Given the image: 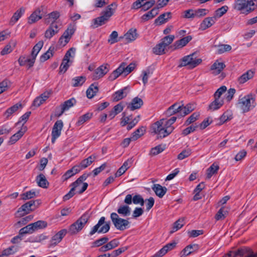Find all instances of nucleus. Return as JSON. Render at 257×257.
<instances>
[{
  "instance_id": "38",
  "label": "nucleus",
  "mask_w": 257,
  "mask_h": 257,
  "mask_svg": "<svg viewBox=\"0 0 257 257\" xmlns=\"http://www.w3.org/2000/svg\"><path fill=\"white\" fill-rule=\"evenodd\" d=\"M224 101L222 99L215 98L208 107V109L211 111L216 110L220 108L223 104Z\"/></svg>"
},
{
  "instance_id": "7",
  "label": "nucleus",
  "mask_w": 257,
  "mask_h": 257,
  "mask_svg": "<svg viewBox=\"0 0 257 257\" xmlns=\"http://www.w3.org/2000/svg\"><path fill=\"white\" fill-rule=\"evenodd\" d=\"M89 216L88 213L83 214L76 221L70 226L69 232L74 234L80 231L87 222Z\"/></svg>"
},
{
  "instance_id": "19",
  "label": "nucleus",
  "mask_w": 257,
  "mask_h": 257,
  "mask_svg": "<svg viewBox=\"0 0 257 257\" xmlns=\"http://www.w3.org/2000/svg\"><path fill=\"white\" fill-rule=\"evenodd\" d=\"M199 249V245L197 244H189L186 246L180 252V256L184 257L189 255Z\"/></svg>"
},
{
  "instance_id": "16",
  "label": "nucleus",
  "mask_w": 257,
  "mask_h": 257,
  "mask_svg": "<svg viewBox=\"0 0 257 257\" xmlns=\"http://www.w3.org/2000/svg\"><path fill=\"white\" fill-rule=\"evenodd\" d=\"M225 67V65L223 62H219L216 60L210 67V71L213 75L219 74L223 69Z\"/></svg>"
},
{
  "instance_id": "52",
  "label": "nucleus",
  "mask_w": 257,
  "mask_h": 257,
  "mask_svg": "<svg viewBox=\"0 0 257 257\" xmlns=\"http://www.w3.org/2000/svg\"><path fill=\"white\" fill-rule=\"evenodd\" d=\"M228 9V8L227 6H222L215 11L213 17H215V19L217 20V18H220L225 14L227 12Z\"/></svg>"
},
{
  "instance_id": "55",
  "label": "nucleus",
  "mask_w": 257,
  "mask_h": 257,
  "mask_svg": "<svg viewBox=\"0 0 257 257\" xmlns=\"http://www.w3.org/2000/svg\"><path fill=\"white\" fill-rule=\"evenodd\" d=\"M18 250V246L16 245L11 246L3 251L2 254L1 255L4 257V255L8 256L11 254H13Z\"/></svg>"
},
{
  "instance_id": "1",
  "label": "nucleus",
  "mask_w": 257,
  "mask_h": 257,
  "mask_svg": "<svg viewBox=\"0 0 257 257\" xmlns=\"http://www.w3.org/2000/svg\"><path fill=\"white\" fill-rule=\"evenodd\" d=\"M117 6V5L116 3H112L110 5L107 6L105 10L101 12L100 16L92 20V23L91 25V27L93 29L96 28L107 23L110 18L115 13Z\"/></svg>"
},
{
  "instance_id": "48",
  "label": "nucleus",
  "mask_w": 257,
  "mask_h": 257,
  "mask_svg": "<svg viewBox=\"0 0 257 257\" xmlns=\"http://www.w3.org/2000/svg\"><path fill=\"white\" fill-rule=\"evenodd\" d=\"M174 127H166L163 126L158 138H165L169 135L174 130Z\"/></svg>"
},
{
  "instance_id": "26",
  "label": "nucleus",
  "mask_w": 257,
  "mask_h": 257,
  "mask_svg": "<svg viewBox=\"0 0 257 257\" xmlns=\"http://www.w3.org/2000/svg\"><path fill=\"white\" fill-rule=\"evenodd\" d=\"M254 72L252 70H249L242 74L238 78V82L239 84H243L248 80L251 79L254 76Z\"/></svg>"
},
{
  "instance_id": "28",
  "label": "nucleus",
  "mask_w": 257,
  "mask_h": 257,
  "mask_svg": "<svg viewBox=\"0 0 257 257\" xmlns=\"http://www.w3.org/2000/svg\"><path fill=\"white\" fill-rule=\"evenodd\" d=\"M171 12H167L160 15L155 20V24L161 25L168 21L171 18Z\"/></svg>"
},
{
  "instance_id": "37",
  "label": "nucleus",
  "mask_w": 257,
  "mask_h": 257,
  "mask_svg": "<svg viewBox=\"0 0 257 257\" xmlns=\"http://www.w3.org/2000/svg\"><path fill=\"white\" fill-rule=\"evenodd\" d=\"M98 91V87L96 83L91 84L86 90V96L88 98H93Z\"/></svg>"
},
{
  "instance_id": "34",
  "label": "nucleus",
  "mask_w": 257,
  "mask_h": 257,
  "mask_svg": "<svg viewBox=\"0 0 257 257\" xmlns=\"http://www.w3.org/2000/svg\"><path fill=\"white\" fill-rule=\"evenodd\" d=\"M80 171V169L77 165H75L71 169L68 170L63 175L62 177L64 180H67L72 176L76 174Z\"/></svg>"
},
{
  "instance_id": "56",
  "label": "nucleus",
  "mask_w": 257,
  "mask_h": 257,
  "mask_svg": "<svg viewBox=\"0 0 257 257\" xmlns=\"http://www.w3.org/2000/svg\"><path fill=\"white\" fill-rule=\"evenodd\" d=\"M184 224V219L183 218L179 219L173 225L172 230L170 231L171 233H173L179 229H180Z\"/></svg>"
},
{
  "instance_id": "53",
  "label": "nucleus",
  "mask_w": 257,
  "mask_h": 257,
  "mask_svg": "<svg viewBox=\"0 0 257 257\" xmlns=\"http://www.w3.org/2000/svg\"><path fill=\"white\" fill-rule=\"evenodd\" d=\"M34 232H35L33 226L32 225V223H30L27 225L26 226L22 228L19 230V234L20 235H24L25 234H32Z\"/></svg>"
},
{
  "instance_id": "57",
  "label": "nucleus",
  "mask_w": 257,
  "mask_h": 257,
  "mask_svg": "<svg viewBox=\"0 0 257 257\" xmlns=\"http://www.w3.org/2000/svg\"><path fill=\"white\" fill-rule=\"evenodd\" d=\"M35 231L39 229L46 228L47 226V222L43 220H39L34 223H32Z\"/></svg>"
},
{
  "instance_id": "35",
  "label": "nucleus",
  "mask_w": 257,
  "mask_h": 257,
  "mask_svg": "<svg viewBox=\"0 0 257 257\" xmlns=\"http://www.w3.org/2000/svg\"><path fill=\"white\" fill-rule=\"evenodd\" d=\"M165 121L164 119H161L155 123H154L151 127L152 132L157 134L159 136V134L163 127L164 122Z\"/></svg>"
},
{
  "instance_id": "2",
  "label": "nucleus",
  "mask_w": 257,
  "mask_h": 257,
  "mask_svg": "<svg viewBox=\"0 0 257 257\" xmlns=\"http://www.w3.org/2000/svg\"><path fill=\"white\" fill-rule=\"evenodd\" d=\"M237 105L243 113H246L253 109L256 106L255 95L249 93L242 97H239Z\"/></svg>"
},
{
  "instance_id": "59",
  "label": "nucleus",
  "mask_w": 257,
  "mask_h": 257,
  "mask_svg": "<svg viewBox=\"0 0 257 257\" xmlns=\"http://www.w3.org/2000/svg\"><path fill=\"white\" fill-rule=\"evenodd\" d=\"M174 38V35H169L162 39L161 43L166 48V47L172 43Z\"/></svg>"
},
{
  "instance_id": "44",
  "label": "nucleus",
  "mask_w": 257,
  "mask_h": 257,
  "mask_svg": "<svg viewBox=\"0 0 257 257\" xmlns=\"http://www.w3.org/2000/svg\"><path fill=\"white\" fill-rule=\"evenodd\" d=\"M146 132V127L142 126L138 128L135 132L132 134V139L133 141H136L141 136L144 135Z\"/></svg>"
},
{
  "instance_id": "54",
  "label": "nucleus",
  "mask_w": 257,
  "mask_h": 257,
  "mask_svg": "<svg viewBox=\"0 0 257 257\" xmlns=\"http://www.w3.org/2000/svg\"><path fill=\"white\" fill-rule=\"evenodd\" d=\"M44 44V42L43 41H40L38 42L33 47L32 53H31V57H37L38 53L42 49Z\"/></svg>"
},
{
  "instance_id": "23",
  "label": "nucleus",
  "mask_w": 257,
  "mask_h": 257,
  "mask_svg": "<svg viewBox=\"0 0 257 257\" xmlns=\"http://www.w3.org/2000/svg\"><path fill=\"white\" fill-rule=\"evenodd\" d=\"M96 159V156L92 155L89 156L87 158L81 161L79 165L77 166L80 169V171L82 169H85L90 166Z\"/></svg>"
},
{
  "instance_id": "24",
  "label": "nucleus",
  "mask_w": 257,
  "mask_h": 257,
  "mask_svg": "<svg viewBox=\"0 0 257 257\" xmlns=\"http://www.w3.org/2000/svg\"><path fill=\"white\" fill-rule=\"evenodd\" d=\"M215 17H207L204 19L200 25V29L205 30L211 27L216 22Z\"/></svg>"
},
{
  "instance_id": "17",
  "label": "nucleus",
  "mask_w": 257,
  "mask_h": 257,
  "mask_svg": "<svg viewBox=\"0 0 257 257\" xmlns=\"http://www.w3.org/2000/svg\"><path fill=\"white\" fill-rule=\"evenodd\" d=\"M143 101L141 98L136 97L128 104L127 108L131 111H134L140 108L143 105Z\"/></svg>"
},
{
  "instance_id": "60",
  "label": "nucleus",
  "mask_w": 257,
  "mask_h": 257,
  "mask_svg": "<svg viewBox=\"0 0 257 257\" xmlns=\"http://www.w3.org/2000/svg\"><path fill=\"white\" fill-rule=\"evenodd\" d=\"M200 114L198 112H194L186 120L185 125H188L198 119Z\"/></svg>"
},
{
  "instance_id": "64",
  "label": "nucleus",
  "mask_w": 257,
  "mask_h": 257,
  "mask_svg": "<svg viewBox=\"0 0 257 257\" xmlns=\"http://www.w3.org/2000/svg\"><path fill=\"white\" fill-rule=\"evenodd\" d=\"M191 154V150L189 149L182 151L177 157L178 159L182 160L189 156Z\"/></svg>"
},
{
  "instance_id": "22",
  "label": "nucleus",
  "mask_w": 257,
  "mask_h": 257,
  "mask_svg": "<svg viewBox=\"0 0 257 257\" xmlns=\"http://www.w3.org/2000/svg\"><path fill=\"white\" fill-rule=\"evenodd\" d=\"M177 113H180L181 115V106L178 103H175L167 109L165 114L167 116H170Z\"/></svg>"
},
{
  "instance_id": "9",
  "label": "nucleus",
  "mask_w": 257,
  "mask_h": 257,
  "mask_svg": "<svg viewBox=\"0 0 257 257\" xmlns=\"http://www.w3.org/2000/svg\"><path fill=\"white\" fill-rule=\"evenodd\" d=\"M90 174L84 173L80 176L75 182H73L71 186L72 187L69 192L63 197V200L66 201L72 198L74 195V191L76 189V186L78 184H82L83 181L86 180V179L90 176Z\"/></svg>"
},
{
  "instance_id": "25",
  "label": "nucleus",
  "mask_w": 257,
  "mask_h": 257,
  "mask_svg": "<svg viewBox=\"0 0 257 257\" xmlns=\"http://www.w3.org/2000/svg\"><path fill=\"white\" fill-rule=\"evenodd\" d=\"M152 189L155 192L156 195L160 198H162L166 193L167 191L166 187H163L159 184H154Z\"/></svg>"
},
{
  "instance_id": "27",
  "label": "nucleus",
  "mask_w": 257,
  "mask_h": 257,
  "mask_svg": "<svg viewBox=\"0 0 257 257\" xmlns=\"http://www.w3.org/2000/svg\"><path fill=\"white\" fill-rule=\"evenodd\" d=\"M119 244V241L116 239H114L108 243L102 246L101 247L99 248V251L100 252H105L107 250L112 249L116 246H117Z\"/></svg>"
},
{
  "instance_id": "13",
  "label": "nucleus",
  "mask_w": 257,
  "mask_h": 257,
  "mask_svg": "<svg viewBox=\"0 0 257 257\" xmlns=\"http://www.w3.org/2000/svg\"><path fill=\"white\" fill-rule=\"evenodd\" d=\"M38 204V200H31L26 202L21 206L17 211V213L24 212L23 214H20L21 215H24L25 214H28L31 211L34 210L36 207V203Z\"/></svg>"
},
{
  "instance_id": "4",
  "label": "nucleus",
  "mask_w": 257,
  "mask_h": 257,
  "mask_svg": "<svg viewBox=\"0 0 257 257\" xmlns=\"http://www.w3.org/2000/svg\"><path fill=\"white\" fill-rule=\"evenodd\" d=\"M256 0H237L234 9L241 11L243 14H248L253 11L256 8Z\"/></svg>"
},
{
  "instance_id": "29",
  "label": "nucleus",
  "mask_w": 257,
  "mask_h": 257,
  "mask_svg": "<svg viewBox=\"0 0 257 257\" xmlns=\"http://www.w3.org/2000/svg\"><path fill=\"white\" fill-rule=\"evenodd\" d=\"M58 32V26L52 23L49 28L46 30L45 33V37L47 39L51 38Z\"/></svg>"
},
{
  "instance_id": "30",
  "label": "nucleus",
  "mask_w": 257,
  "mask_h": 257,
  "mask_svg": "<svg viewBox=\"0 0 257 257\" xmlns=\"http://www.w3.org/2000/svg\"><path fill=\"white\" fill-rule=\"evenodd\" d=\"M25 11V9L24 7H22L20 9L18 10L11 18L10 24L11 25H14L24 15Z\"/></svg>"
},
{
  "instance_id": "62",
  "label": "nucleus",
  "mask_w": 257,
  "mask_h": 257,
  "mask_svg": "<svg viewBox=\"0 0 257 257\" xmlns=\"http://www.w3.org/2000/svg\"><path fill=\"white\" fill-rule=\"evenodd\" d=\"M198 127V125L196 123L194 124H192L190 126L186 128L183 131L182 134L184 136H187L190 134L191 133H193L196 131V128Z\"/></svg>"
},
{
  "instance_id": "46",
  "label": "nucleus",
  "mask_w": 257,
  "mask_h": 257,
  "mask_svg": "<svg viewBox=\"0 0 257 257\" xmlns=\"http://www.w3.org/2000/svg\"><path fill=\"white\" fill-rule=\"evenodd\" d=\"M92 113L90 112H87L84 115H82L79 117L76 125L77 126H80L87 121L89 120L92 117Z\"/></svg>"
},
{
  "instance_id": "5",
  "label": "nucleus",
  "mask_w": 257,
  "mask_h": 257,
  "mask_svg": "<svg viewBox=\"0 0 257 257\" xmlns=\"http://www.w3.org/2000/svg\"><path fill=\"white\" fill-rule=\"evenodd\" d=\"M135 68L134 63H131L126 66V64L122 63L115 70H114L109 75L108 79L110 81H113L116 79L121 74H124V76L127 75L131 73Z\"/></svg>"
},
{
  "instance_id": "51",
  "label": "nucleus",
  "mask_w": 257,
  "mask_h": 257,
  "mask_svg": "<svg viewBox=\"0 0 257 257\" xmlns=\"http://www.w3.org/2000/svg\"><path fill=\"white\" fill-rule=\"evenodd\" d=\"M166 47L161 42L153 48V52L156 55H161L165 53Z\"/></svg>"
},
{
  "instance_id": "63",
  "label": "nucleus",
  "mask_w": 257,
  "mask_h": 257,
  "mask_svg": "<svg viewBox=\"0 0 257 257\" xmlns=\"http://www.w3.org/2000/svg\"><path fill=\"white\" fill-rule=\"evenodd\" d=\"M155 4V1L150 0L143 4L142 11L145 12L152 8Z\"/></svg>"
},
{
  "instance_id": "12",
  "label": "nucleus",
  "mask_w": 257,
  "mask_h": 257,
  "mask_svg": "<svg viewBox=\"0 0 257 257\" xmlns=\"http://www.w3.org/2000/svg\"><path fill=\"white\" fill-rule=\"evenodd\" d=\"M63 127L62 120H58L54 123L52 131V143L54 144L56 140L60 137Z\"/></svg>"
},
{
  "instance_id": "49",
  "label": "nucleus",
  "mask_w": 257,
  "mask_h": 257,
  "mask_svg": "<svg viewBox=\"0 0 257 257\" xmlns=\"http://www.w3.org/2000/svg\"><path fill=\"white\" fill-rule=\"evenodd\" d=\"M22 106L21 103H17L11 107L9 108L5 113L6 117L8 118L11 115L15 112L19 108H22Z\"/></svg>"
},
{
  "instance_id": "14",
  "label": "nucleus",
  "mask_w": 257,
  "mask_h": 257,
  "mask_svg": "<svg viewBox=\"0 0 257 257\" xmlns=\"http://www.w3.org/2000/svg\"><path fill=\"white\" fill-rule=\"evenodd\" d=\"M110 66L106 63L98 67L95 71L93 79H99L105 75L109 70Z\"/></svg>"
},
{
  "instance_id": "32",
  "label": "nucleus",
  "mask_w": 257,
  "mask_h": 257,
  "mask_svg": "<svg viewBox=\"0 0 257 257\" xmlns=\"http://www.w3.org/2000/svg\"><path fill=\"white\" fill-rule=\"evenodd\" d=\"M159 12V10H158V8L154 7L147 13L143 15L141 17V19L144 21H147L154 18L158 14Z\"/></svg>"
},
{
  "instance_id": "47",
  "label": "nucleus",
  "mask_w": 257,
  "mask_h": 257,
  "mask_svg": "<svg viewBox=\"0 0 257 257\" xmlns=\"http://www.w3.org/2000/svg\"><path fill=\"white\" fill-rule=\"evenodd\" d=\"M181 106V116H184L192 112L195 109L194 105L191 104H188L185 106L183 105Z\"/></svg>"
},
{
  "instance_id": "3",
  "label": "nucleus",
  "mask_w": 257,
  "mask_h": 257,
  "mask_svg": "<svg viewBox=\"0 0 257 257\" xmlns=\"http://www.w3.org/2000/svg\"><path fill=\"white\" fill-rule=\"evenodd\" d=\"M202 60L197 58V53H193L189 55L183 57L178 66L179 67L187 66L189 69H193L200 64Z\"/></svg>"
},
{
  "instance_id": "8",
  "label": "nucleus",
  "mask_w": 257,
  "mask_h": 257,
  "mask_svg": "<svg viewBox=\"0 0 257 257\" xmlns=\"http://www.w3.org/2000/svg\"><path fill=\"white\" fill-rule=\"evenodd\" d=\"M110 218L114 227L117 229L123 231L129 228L130 222L128 220L119 217L116 213H111Z\"/></svg>"
},
{
  "instance_id": "50",
  "label": "nucleus",
  "mask_w": 257,
  "mask_h": 257,
  "mask_svg": "<svg viewBox=\"0 0 257 257\" xmlns=\"http://www.w3.org/2000/svg\"><path fill=\"white\" fill-rule=\"evenodd\" d=\"M38 192H36L34 190H31L21 194L22 199L26 200L33 198L37 196Z\"/></svg>"
},
{
  "instance_id": "21",
  "label": "nucleus",
  "mask_w": 257,
  "mask_h": 257,
  "mask_svg": "<svg viewBox=\"0 0 257 257\" xmlns=\"http://www.w3.org/2000/svg\"><path fill=\"white\" fill-rule=\"evenodd\" d=\"M76 103V100L74 98H71L64 101L63 103L60 105V109H61V110L59 115H62L65 111L68 110L69 108L73 106Z\"/></svg>"
},
{
  "instance_id": "58",
  "label": "nucleus",
  "mask_w": 257,
  "mask_h": 257,
  "mask_svg": "<svg viewBox=\"0 0 257 257\" xmlns=\"http://www.w3.org/2000/svg\"><path fill=\"white\" fill-rule=\"evenodd\" d=\"M153 70L150 68H148L146 70L142 72V80L144 85H146L148 81V78L151 74H153Z\"/></svg>"
},
{
  "instance_id": "45",
  "label": "nucleus",
  "mask_w": 257,
  "mask_h": 257,
  "mask_svg": "<svg viewBox=\"0 0 257 257\" xmlns=\"http://www.w3.org/2000/svg\"><path fill=\"white\" fill-rule=\"evenodd\" d=\"M86 78L85 76H81L73 78L72 79L73 87L81 86L85 82Z\"/></svg>"
},
{
  "instance_id": "41",
  "label": "nucleus",
  "mask_w": 257,
  "mask_h": 257,
  "mask_svg": "<svg viewBox=\"0 0 257 257\" xmlns=\"http://www.w3.org/2000/svg\"><path fill=\"white\" fill-rule=\"evenodd\" d=\"M26 130L23 131V129H21L17 133L13 135L10 139L9 144L10 145H13L16 143L19 140H20L22 137L24 135Z\"/></svg>"
},
{
  "instance_id": "40",
  "label": "nucleus",
  "mask_w": 257,
  "mask_h": 257,
  "mask_svg": "<svg viewBox=\"0 0 257 257\" xmlns=\"http://www.w3.org/2000/svg\"><path fill=\"white\" fill-rule=\"evenodd\" d=\"M192 38L191 36H187L180 40L177 41L175 43V48H182L185 46L188 42H189Z\"/></svg>"
},
{
  "instance_id": "18",
  "label": "nucleus",
  "mask_w": 257,
  "mask_h": 257,
  "mask_svg": "<svg viewBox=\"0 0 257 257\" xmlns=\"http://www.w3.org/2000/svg\"><path fill=\"white\" fill-rule=\"evenodd\" d=\"M76 31V25L75 24H70L67 29L63 33V37H66V40H65V44H67L72 35L74 34Z\"/></svg>"
},
{
  "instance_id": "10",
  "label": "nucleus",
  "mask_w": 257,
  "mask_h": 257,
  "mask_svg": "<svg viewBox=\"0 0 257 257\" xmlns=\"http://www.w3.org/2000/svg\"><path fill=\"white\" fill-rule=\"evenodd\" d=\"M67 231L65 229H61L57 233L54 235L50 240L48 244V248H52L55 247L59 243H60L63 237L66 235Z\"/></svg>"
},
{
  "instance_id": "33",
  "label": "nucleus",
  "mask_w": 257,
  "mask_h": 257,
  "mask_svg": "<svg viewBox=\"0 0 257 257\" xmlns=\"http://www.w3.org/2000/svg\"><path fill=\"white\" fill-rule=\"evenodd\" d=\"M36 181L38 185L43 188H47L49 186V182L45 176L43 174H40L37 176Z\"/></svg>"
},
{
  "instance_id": "11",
  "label": "nucleus",
  "mask_w": 257,
  "mask_h": 257,
  "mask_svg": "<svg viewBox=\"0 0 257 257\" xmlns=\"http://www.w3.org/2000/svg\"><path fill=\"white\" fill-rule=\"evenodd\" d=\"M234 256L240 257H257V252L254 253L249 247L243 246L234 250Z\"/></svg>"
},
{
  "instance_id": "20",
  "label": "nucleus",
  "mask_w": 257,
  "mask_h": 257,
  "mask_svg": "<svg viewBox=\"0 0 257 257\" xmlns=\"http://www.w3.org/2000/svg\"><path fill=\"white\" fill-rule=\"evenodd\" d=\"M128 89L127 87H124L116 91L112 95L113 101H118L126 97L128 92Z\"/></svg>"
},
{
  "instance_id": "36",
  "label": "nucleus",
  "mask_w": 257,
  "mask_h": 257,
  "mask_svg": "<svg viewBox=\"0 0 257 257\" xmlns=\"http://www.w3.org/2000/svg\"><path fill=\"white\" fill-rule=\"evenodd\" d=\"M40 13L41 10L39 9H37L29 17L28 23L32 24L40 20L42 18V16Z\"/></svg>"
},
{
  "instance_id": "42",
  "label": "nucleus",
  "mask_w": 257,
  "mask_h": 257,
  "mask_svg": "<svg viewBox=\"0 0 257 257\" xmlns=\"http://www.w3.org/2000/svg\"><path fill=\"white\" fill-rule=\"evenodd\" d=\"M219 169V167L218 165H215L214 163L212 164L206 170L207 179H210L214 174L217 173Z\"/></svg>"
},
{
  "instance_id": "61",
  "label": "nucleus",
  "mask_w": 257,
  "mask_h": 257,
  "mask_svg": "<svg viewBox=\"0 0 257 257\" xmlns=\"http://www.w3.org/2000/svg\"><path fill=\"white\" fill-rule=\"evenodd\" d=\"M107 237H103L96 240L93 242V247H98L106 243L108 240Z\"/></svg>"
},
{
  "instance_id": "6",
  "label": "nucleus",
  "mask_w": 257,
  "mask_h": 257,
  "mask_svg": "<svg viewBox=\"0 0 257 257\" xmlns=\"http://www.w3.org/2000/svg\"><path fill=\"white\" fill-rule=\"evenodd\" d=\"M110 221L105 222V218L101 217L98 220L97 223L95 225L89 232V235L92 236L96 232L98 233H105L110 229Z\"/></svg>"
},
{
  "instance_id": "15",
  "label": "nucleus",
  "mask_w": 257,
  "mask_h": 257,
  "mask_svg": "<svg viewBox=\"0 0 257 257\" xmlns=\"http://www.w3.org/2000/svg\"><path fill=\"white\" fill-rule=\"evenodd\" d=\"M176 244L177 243L175 241L167 243L155 254V257H162L169 251L174 249Z\"/></svg>"
},
{
  "instance_id": "43",
  "label": "nucleus",
  "mask_w": 257,
  "mask_h": 257,
  "mask_svg": "<svg viewBox=\"0 0 257 257\" xmlns=\"http://www.w3.org/2000/svg\"><path fill=\"white\" fill-rule=\"evenodd\" d=\"M228 214V210L224 207H221L217 211L215 216V218L216 220H220L224 219Z\"/></svg>"
},
{
  "instance_id": "39",
  "label": "nucleus",
  "mask_w": 257,
  "mask_h": 257,
  "mask_svg": "<svg viewBox=\"0 0 257 257\" xmlns=\"http://www.w3.org/2000/svg\"><path fill=\"white\" fill-rule=\"evenodd\" d=\"M131 208L127 205H121L117 209V212L123 216H129L131 214Z\"/></svg>"
},
{
  "instance_id": "31",
  "label": "nucleus",
  "mask_w": 257,
  "mask_h": 257,
  "mask_svg": "<svg viewBox=\"0 0 257 257\" xmlns=\"http://www.w3.org/2000/svg\"><path fill=\"white\" fill-rule=\"evenodd\" d=\"M138 35L137 29L132 28L124 35V38L127 42H131L135 41L137 38Z\"/></svg>"
}]
</instances>
